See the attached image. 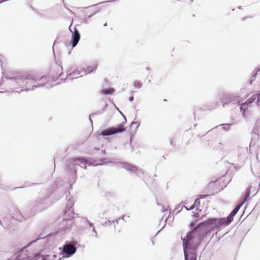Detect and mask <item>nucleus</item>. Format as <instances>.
<instances>
[{
	"instance_id": "16",
	"label": "nucleus",
	"mask_w": 260,
	"mask_h": 260,
	"mask_svg": "<svg viewBox=\"0 0 260 260\" xmlns=\"http://www.w3.org/2000/svg\"><path fill=\"white\" fill-rule=\"evenodd\" d=\"M107 106V104H106L103 106V107L101 109L98 110L96 112H95L93 113L90 114L89 115L90 121L91 123H92V121L91 118V117H93L94 116L98 115H100V114L103 113L105 111Z\"/></svg>"
},
{
	"instance_id": "28",
	"label": "nucleus",
	"mask_w": 260,
	"mask_h": 260,
	"mask_svg": "<svg viewBox=\"0 0 260 260\" xmlns=\"http://www.w3.org/2000/svg\"><path fill=\"white\" fill-rule=\"evenodd\" d=\"M133 125H136V128L137 129L140 125V122L139 121H133L132 122L131 126H132Z\"/></svg>"
},
{
	"instance_id": "55",
	"label": "nucleus",
	"mask_w": 260,
	"mask_h": 260,
	"mask_svg": "<svg viewBox=\"0 0 260 260\" xmlns=\"http://www.w3.org/2000/svg\"><path fill=\"white\" fill-rule=\"evenodd\" d=\"M0 223L2 224L1 221L0 220Z\"/></svg>"
},
{
	"instance_id": "41",
	"label": "nucleus",
	"mask_w": 260,
	"mask_h": 260,
	"mask_svg": "<svg viewBox=\"0 0 260 260\" xmlns=\"http://www.w3.org/2000/svg\"><path fill=\"white\" fill-rule=\"evenodd\" d=\"M30 9L32 11H35V9L32 6H30Z\"/></svg>"
},
{
	"instance_id": "33",
	"label": "nucleus",
	"mask_w": 260,
	"mask_h": 260,
	"mask_svg": "<svg viewBox=\"0 0 260 260\" xmlns=\"http://www.w3.org/2000/svg\"><path fill=\"white\" fill-rule=\"evenodd\" d=\"M194 204H193V205H192L189 208H188V210H192L194 208Z\"/></svg>"
},
{
	"instance_id": "44",
	"label": "nucleus",
	"mask_w": 260,
	"mask_h": 260,
	"mask_svg": "<svg viewBox=\"0 0 260 260\" xmlns=\"http://www.w3.org/2000/svg\"><path fill=\"white\" fill-rule=\"evenodd\" d=\"M124 217H125V215H123L122 216V217L121 218V219H122V220H124Z\"/></svg>"
},
{
	"instance_id": "42",
	"label": "nucleus",
	"mask_w": 260,
	"mask_h": 260,
	"mask_svg": "<svg viewBox=\"0 0 260 260\" xmlns=\"http://www.w3.org/2000/svg\"><path fill=\"white\" fill-rule=\"evenodd\" d=\"M182 208H184L185 209H186L187 210H188V208H187L185 206H182Z\"/></svg>"
},
{
	"instance_id": "45",
	"label": "nucleus",
	"mask_w": 260,
	"mask_h": 260,
	"mask_svg": "<svg viewBox=\"0 0 260 260\" xmlns=\"http://www.w3.org/2000/svg\"><path fill=\"white\" fill-rule=\"evenodd\" d=\"M92 7V6H89V7H85V8H84V9H87V8H91V7Z\"/></svg>"
},
{
	"instance_id": "5",
	"label": "nucleus",
	"mask_w": 260,
	"mask_h": 260,
	"mask_svg": "<svg viewBox=\"0 0 260 260\" xmlns=\"http://www.w3.org/2000/svg\"><path fill=\"white\" fill-rule=\"evenodd\" d=\"M52 204L50 197H40L34 203L31 208L32 212H40L47 209Z\"/></svg>"
},
{
	"instance_id": "53",
	"label": "nucleus",
	"mask_w": 260,
	"mask_h": 260,
	"mask_svg": "<svg viewBox=\"0 0 260 260\" xmlns=\"http://www.w3.org/2000/svg\"><path fill=\"white\" fill-rule=\"evenodd\" d=\"M157 204L158 205H160V204H159V203H157Z\"/></svg>"
},
{
	"instance_id": "11",
	"label": "nucleus",
	"mask_w": 260,
	"mask_h": 260,
	"mask_svg": "<svg viewBox=\"0 0 260 260\" xmlns=\"http://www.w3.org/2000/svg\"><path fill=\"white\" fill-rule=\"evenodd\" d=\"M32 75L35 76L36 78H37L38 80L37 81H35V82L34 80L29 81V83L28 84V87L30 86L32 83L34 84L35 83H36L39 81H40V82L38 83L36 85H33L32 86L31 90H32L36 88L42 87H44V86H45L47 88H49V87L47 86V83H44V82L47 81V78H48L47 76H43L41 78H39L37 77L35 75Z\"/></svg>"
},
{
	"instance_id": "29",
	"label": "nucleus",
	"mask_w": 260,
	"mask_h": 260,
	"mask_svg": "<svg viewBox=\"0 0 260 260\" xmlns=\"http://www.w3.org/2000/svg\"><path fill=\"white\" fill-rule=\"evenodd\" d=\"M86 220L88 222V223L90 228H92V229H93V228H94L93 226V224L92 222H91L90 221H89L87 218H86Z\"/></svg>"
},
{
	"instance_id": "23",
	"label": "nucleus",
	"mask_w": 260,
	"mask_h": 260,
	"mask_svg": "<svg viewBox=\"0 0 260 260\" xmlns=\"http://www.w3.org/2000/svg\"><path fill=\"white\" fill-rule=\"evenodd\" d=\"M250 188H248L245 193V197L244 198V201L242 203H243V204L245 202H246L247 200H249V196H250Z\"/></svg>"
},
{
	"instance_id": "34",
	"label": "nucleus",
	"mask_w": 260,
	"mask_h": 260,
	"mask_svg": "<svg viewBox=\"0 0 260 260\" xmlns=\"http://www.w3.org/2000/svg\"><path fill=\"white\" fill-rule=\"evenodd\" d=\"M134 98L133 96H131L129 98V99L128 100L130 101V102H133L134 101Z\"/></svg>"
},
{
	"instance_id": "54",
	"label": "nucleus",
	"mask_w": 260,
	"mask_h": 260,
	"mask_svg": "<svg viewBox=\"0 0 260 260\" xmlns=\"http://www.w3.org/2000/svg\"><path fill=\"white\" fill-rule=\"evenodd\" d=\"M3 92H3V91H0V93H3Z\"/></svg>"
},
{
	"instance_id": "38",
	"label": "nucleus",
	"mask_w": 260,
	"mask_h": 260,
	"mask_svg": "<svg viewBox=\"0 0 260 260\" xmlns=\"http://www.w3.org/2000/svg\"><path fill=\"white\" fill-rule=\"evenodd\" d=\"M166 210H167V209H165L164 207H162V210H161V211H162V212H165V211H166Z\"/></svg>"
},
{
	"instance_id": "26",
	"label": "nucleus",
	"mask_w": 260,
	"mask_h": 260,
	"mask_svg": "<svg viewBox=\"0 0 260 260\" xmlns=\"http://www.w3.org/2000/svg\"><path fill=\"white\" fill-rule=\"evenodd\" d=\"M121 219V218H118L117 219H116V220H108V222H109V224L111 225L112 224V223H115V222H116L117 224L118 223V221Z\"/></svg>"
},
{
	"instance_id": "37",
	"label": "nucleus",
	"mask_w": 260,
	"mask_h": 260,
	"mask_svg": "<svg viewBox=\"0 0 260 260\" xmlns=\"http://www.w3.org/2000/svg\"><path fill=\"white\" fill-rule=\"evenodd\" d=\"M107 224H109V222H108V221H106L104 223H103L102 225L105 226V225H107Z\"/></svg>"
},
{
	"instance_id": "32",
	"label": "nucleus",
	"mask_w": 260,
	"mask_h": 260,
	"mask_svg": "<svg viewBox=\"0 0 260 260\" xmlns=\"http://www.w3.org/2000/svg\"><path fill=\"white\" fill-rule=\"evenodd\" d=\"M194 204V205L195 204H197V205L200 204V199L199 198L195 200Z\"/></svg>"
},
{
	"instance_id": "30",
	"label": "nucleus",
	"mask_w": 260,
	"mask_h": 260,
	"mask_svg": "<svg viewBox=\"0 0 260 260\" xmlns=\"http://www.w3.org/2000/svg\"><path fill=\"white\" fill-rule=\"evenodd\" d=\"M92 232L93 233V234H94V236L96 238H98V236L97 232H96V231H95V228H93V229H92Z\"/></svg>"
},
{
	"instance_id": "43",
	"label": "nucleus",
	"mask_w": 260,
	"mask_h": 260,
	"mask_svg": "<svg viewBox=\"0 0 260 260\" xmlns=\"http://www.w3.org/2000/svg\"><path fill=\"white\" fill-rule=\"evenodd\" d=\"M215 108V106H213V107H212V108H209V110H212V109H214Z\"/></svg>"
},
{
	"instance_id": "24",
	"label": "nucleus",
	"mask_w": 260,
	"mask_h": 260,
	"mask_svg": "<svg viewBox=\"0 0 260 260\" xmlns=\"http://www.w3.org/2000/svg\"><path fill=\"white\" fill-rule=\"evenodd\" d=\"M134 86L138 89H140L142 87V84L139 81H135L134 83Z\"/></svg>"
},
{
	"instance_id": "50",
	"label": "nucleus",
	"mask_w": 260,
	"mask_h": 260,
	"mask_svg": "<svg viewBox=\"0 0 260 260\" xmlns=\"http://www.w3.org/2000/svg\"><path fill=\"white\" fill-rule=\"evenodd\" d=\"M238 9H241V6L238 7Z\"/></svg>"
},
{
	"instance_id": "9",
	"label": "nucleus",
	"mask_w": 260,
	"mask_h": 260,
	"mask_svg": "<svg viewBox=\"0 0 260 260\" xmlns=\"http://www.w3.org/2000/svg\"><path fill=\"white\" fill-rule=\"evenodd\" d=\"M64 218L60 222L58 226V233L69 232L71 230V225H72V219L73 218L72 215L64 216Z\"/></svg>"
},
{
	"instance_id": "52",
	"label": "nucleus",
	"mask_w": 260,
	"mask_h": 260,
	"mask_svg": "<svg viewBox=\"0 0 260 260\" xmlns=\"http://www.w3.org/2000/svg\"><path fill=\"white\" fill-rule=\"evenodd\" d=\"M61 73H60V74H59V75H58V77H59V76H61Z\"/></svg>"
},
{
	"instance_id": "21",
	"label": "nucleus",
	"mask_w": 260,
	"mask_h": 260,
	"mask_svg": "<svg viewBox=\"0 0 260 260\" xmlns=\"http://www.w3.org/2000/svg\"><path fill=\"white\" fill-rule=\"evenodd\" d=\"M249 105L245 102L240 105V109L241 112H243V114L247 109Z\"/></svg>"
},
{
	"instance_id": "1",
	"label": "nucleus",
	"mask_w": 260,
	"mask_h": 260,
	"mask_svg": "<svg viewBox=\"0 0 260 260\" xmlns=\"http://www.w3.org/2000/svg\"><path fill=\"white\" fill-rule=\"evenodd\" d=\"M223 217L209 218L194 227L197 220L190 223L191 231L184 238H181L184 260H197V249L201 243L208 233L219 230L222 226H227Z\"/></svg>"
},
{
	"instance_id": "2",
	"label": "nucleus",
	"mask_w": 260,
	"mask_h": 260,
	"mask_svg": "<svg viewBox=\"0 0 260 260\" xmlns=\"http://www.w3.org/2000/svg\"><path fill=\"white\" fill-rule=\"evenodd\" d=\"M5 79L6 80L5 81H4V78H2L0 82V85L2 84L3 82H5L7 86L9 88L12 89L23 88L25 86L26 88L24 89V90L26 91H28L30 90V89L27 88L28 87L29 81L34 80L35 82L38 80L37 78L32 75L26 73H18L14 75L12 77L7 76L5 78ZM22 91H23V89H21L20 92L13 90L11 91V93H20Z\"/></svg>"
},
{
	"instance_id": "14",
	"label": "nucleus",
	"mask_w": 260,
	"mask_h": 260,
	"mask_svg": "<svg viewBox=\"0 0 260 260\" xmlns=\"http://www.w3.org/2000/svg\"><path fill=\"white\" fill-rule=\"evenodd\" d=\"M74 204V202L73 200L70 198L68 201L66 208L64 209V216L72 215L73 217H74L75 213L74 212V210L72 209Z\"/></svg>"
},
{
	"instance_id": "13",
	"label": "nucleus",
	"mask_w": 260,
	"mask_h": 260,
	"mask_svg": "<svg viewBox=\"0 0 260 260\" xmlns=\"http://www.w3.org/2000/svg\"><path fill=\"white\" fill-rule=\"evenodd\" d=\"M243 203H241V204L239 205H237L226 217H223V218L225 220V224H226L227 225H229L233 221L234 217L239 211V209H240Z\"/></svg>"
},
{
	"instance_id": "20",
	"label": "nucleus",
	"mask_w": 260,
	"mask_h": 260,
	"mask_svg": "<svg viewBox=\"0 0 260 260\" xmlns=\"http://www.w3.org/2000/svg\"><path fill=\"white\" fill-rule=\"evenodd\" d=\"M81 73V72L78 70H74L71 73H69V71H68L67 75L70 76H76L80 75Z\"/></svg>"
},
{
	"instance_id": "47",
	"label": "nucleus",
	"mask_w": 260,
	"mask_h": 260,
	"mask_svg": "<svg viewBox=\"0 0 260 260\" xmlns=\"http://www.w3.org/2000/svg\"><path fill=\"white\" fill-rule=\"evenodd\" d=\"M146 69V70H147V71L150 70V68H149V67H147Z\"/></svg>"
},
{
	"instance_id": "48",
	"label": "nucleus",
	"mask_w": 260,
	"mask_h": 260,
	"mask_svg": "<svg viewBox=\"0 0 260 260\" xmlns=\"http://www.w3.org/2000/svg\"><path fill=\"white\" fill-rule=\"evenodd\" d=\"M151 242H152V245H154V241L152 240H151Z\"/></svg>"
},
{
	"instance_id": "56",
	"label": "nucleus",
	"mask_w": 260,
	"mask_h": 260,
	"mask_svg": "<svg viewBox=\"0 0 260 260\" xmlns=\"http://www.w3.org/2000/svg\"><path fill=\"white\" fill-rule=\"evenodd\" d=\"M190 1H192V0H190Z\"/></svg>"
},
{
	"instance_id": "46",
	"label": "nucleus",
	"mask_w": 260,
	"mask_h": 260,
	"mask_svg": "<svg viewBox=\"0 0 260 260\" xmlns=\"http://www.w3.org/2000/svg\"><path fill=\"white\" fill-rule=\"evenodd\" d=\"M102 153H103V154H105V153L106 151H105V150H102Z\"/></svg>"
},
{
	"instance_id": "51",
	"label": "nucleus",
	"mask_w": 260,
	"mask_h": 260,
	"mask_svg": "<svg viewBox=\"0 0 260 260\" xmlns=\"http://www.w3.org/2000/svg\"><path fill=\"white\" fill-rule=\"evenodd\" d=\"M104 26H107V23H106L105 24H104Z\"/></svg>"
},
{
	"instance_id": "12",
	"label": "nucleus",
	"mask_w": 260,
	"mask_h": 260,
	"mask_svg": "<svg viewBox=\"0 0 260 260\" xmlns=\"http://www.w3.org/2000/svg\"><path fill=\"white\" fill-rule=\"evenodd\" d=\"M69 29L72 33L70 44L72 47L74 48L77 46L80 39V34L76 27H74V31H72L70 27L69 28Z\"/></svg>"
},
{
	"instance_id": "22",
	"label": "nucleus",
	"mask_w": 260,
	"mask_h": 260,
	"mask_svg": "<svg viewBox=\"0 0 260 260\" xmlns=\"http://www.w3.org/2000/svg\"><path fill=\"white\" fill-rule=\"evenodd\" d=\"M256 99V95H252V96L247 100L246 102L250 105L251 104H252Z\"/></svg>"
},
{
	"instance_id": "25",
	"label": "nucleus",
	"mask_w": 260,
	"mask_h": 260,
	"mask_svg": "<svg viewBox=\"0 0 260 260\" xmlns=\"http://www.w3.org/2000/svg\"><path fill=\"white\" fill-rule=\"evenodd\" d=\"M90 11L91 12V14L90 15H88V14L86 15L87 19L89 18L92 15L95 14L96 12L97 11L96 10H95V8L92 9V10H90Z\"/></svg>"
},
{
	"instance_id": "17",
	"label": "nucleus",
	"mask_w": 260,
	"mask_h": 260,
	"mask_svg": "<svg viewBox=\"0 0 260 260\" xmlns=\"http://www.w3.org/2000/svg\"><path fill=\"white\" fill-rule=\"evenodd\" d=\"M114 92L113 88H104L102 90V92L104 95H110Z\"/></svg>"
},
{
	"instance_id": "19",
	"label": "nucleus",
	"mask_w": 260,
	"mask_h": 260,
	"mask_svg": "<svg viewBox=\"0 0 260 260\" xmlns=\"http://www.w3.org/2000/svg\"><path fill=\"white\" fill-rule=\"evenodd\" d=\"M232 125V124H229V123H224V124H221L219 125H217L215 126V128L219 126H222V128L225 132H228L231 129V126Z\"/></svg>"
},
{
	"instance_id": "10",
	"label": "nucleus",
	"mask_w": 260,
	"mask_h": 260,
	"mask_svg": "<svg viewBox=\"0 0 260 260\" xmlns=\"http://www.w3.org/2000/svg\"><path fill=\"white\" fill-rule=\"evenodd\" d=\"M41 238H37L36 239L29 242L26 246L23 247L21 250H19L17 252L13 255V259L16 260H27V258L29 257L27 250L25 249L27 247L30 246L33 243L36 242L38 240Z\"/></svg>"
},
{
	"instance_id": "8",
	"label": "nucleus",
	"mask_w": 260,
	"mask_h": 260,
	"mask_svg": "<svg viewBox=\"0 0 260 260\" xmlns=\"http://www.w3.org/2000/svg\"><path fill=\"white\" fill-rule=\"evenodd\" d=\"M115 165L118 167L122 168L126 170L131 171L133 173L136 174L138 177H142L144 175V172L142 170L139 169L136 166L133 165L128 162H118Z\"/></svg>"
},
{
	"instance_id": "6",
	"label": "nucleus",
	"mask_w": 260,
	"mask_h": 260,
	"mask_svg": "<svg viewBox=\"0 0 260 260\" xmlns=\"http://www.w3.org/2000/svg\"><path fill=\"white\" fill-rule=\"evenodd\" d=\"M77 240H73L71 241H67L62 247L61 251L63 257H69L76 253L77 251Z\"/></svg>"
},
{
	"instance_id": "40",
	"label": "nucleus",
	"mask_w": 260,
	"mask_h": 260,
	"mask_svg": "<svg viewBox=\"0 0 260 260\" xmlns=\"http://www.w3.org/2000/svg\"><path fill=\"white\" fill-rule=\"evenodd\" d=\"M115 0H114V1ZM113 2V1H106L105 2H102L101 3H108V2Z\"/></svg>"
},
{
	"instance_id": "39",
	"label": "nucleus",
	"mask_w": 260,
	"mask_h": 260,
	"mask_svg": "<svg viewBox=\"0 0 260 260\" xmlns=\"http://www.w3.org/2000/svg\"><path fill=\"white\" fill-rule=\"evenodd\" d=\"M257 96H260V91H258L257 93L255 94Z\"/></svg>"
},
{
	"instance_id": "7",
	"label": "nucleus",
	"mask_w": 260,
	"mask_h": 260,
	"mask_svg": "<svg viewBox=\"0 0 260 260\" xmlns=\"http://www.w3.org/2000/svg\"><path fill=\"white\" fill-rule=\"evenodd\" d=\"M240 97L236 93L233 94H226L224 95L222 101L223 107H232L233 105H240Z\"/></svg>"
},
{
	"instance_id": "3",
	"label": "nucleus",
	"mask_w": 260,
	"mask_h": 260,
	"mask_svg": "<svg viewBox=\"0 0 260 260\" xmlns=\"http://www.w3.org/2000/svg\"><path fill=\"white\" fill-rule=\"evenodd\" d=\"M102 163L94 165V166H98L99 165H107L108 162H105L103 160H101ZM109 163L112 164V162L109 161ZM87 164L89 166H93L91 163H88V162L83 157H77L76 158H71L68 164L67 165V171L69 173L72 177L73 182L75 181L77 177V172L78 171L83 169H86Z\"/></svg>"
},
{
	"instance_id": "35",
	"label": "nucleus",
	"mask_w": 260,
	"mask_h": 260,
	"mask_svg": "<svg viewBox=\"0 0 260 260\" xmlns=\"http://www.w3.org/2000/svg\"><path fill=\"white\" fill-rule=\"evenodd\" d=\"M257 98V103L258 104H259V102H260V97H259V96H258V97H257V98Z\"/></svg>"
},
{
	"instance_id": "31",
	"label": "nucleus",
	"mask_w": 260,
	"mask_h": 260,
	"mask_svg": "<svg viewBox=\"0 0 260 260\" xmlns=\"http://www.w3.org/2000/svg\"><path fill=\"white\" fill-rule=\"evenodd\" d=\"M199 199H204L205 198H206V197H207V195H206V194H200L199 195Z\"/></svg>"
},
{
	"instance_id": "36",
	"label": "nucleus",
	"mask_w": 260,
	"mask_h": 260,
	"mask_svg": "<svg viewBox=\"0 0 260 260\" xmlns=\"http://www.w3.org/2000/svg\"><path fill=\"white\" fill-rule=\"evenodd\" d=\"M173 141H174L173 138L171 139V140H170V144H171V145H173Z\"/></svg>"
},
{
	"instance_id": "4",
	"label": "nucleus",
	"mask_w": 260,
	"mask_h": 260,
	"mask_svg": "<svg viewBox=\"0 0 260 260\" xmlns=\"http://www.w3.org/2000/svg\"><path fill=\"white\" fill-rule=\"evenodd\" d=\"M117 110L122 116V117L124 118L125 120V122H122L118 124L117 126L110 127L102 131L101 132V135L103 136H108L113 135L116 134L121 133L125 131V128L124 127V125L126 121V117L122 113V112L119 110L118 108H117Z\"/></svg>"
},
{
	"instance_id": "27",
	"label": "nucleus",
	"mask_w": 260,
	"mask_h": 260,
	"mask_svg": "<svg viewBox=\"0 0 260 260\" xmlns=\"http://www.w3.org/2000/svg\"><path fill=\"white\" fill-rule=\"evenodd\" d=\"M260 71V68L257 67L255 69V71L252 73V76L254 78L256 76L257 73Z\"/></svg>"
},
{
	"instance_id": "15",
	"label": "nucleus",
	"mask_w": 260,
	"mask_h": 260,
	"mask_svg": "<svg viewBox=\"0 0 260 260\" xmlns=\"http://www.w3.org/2000/svg\"><path fill=\"white\" fill-rule=\"evenodd\" d=\"M61 258H57V256L54 254H49L43 255L41 260H61Z\"/></svg>"
},
{
	"instance_id": "18",
	"label": "nucleus",
	"mask_w": 260,
	"mask_h": 260,
	"mask_svg": "<svg viewBox=\"0 0 260 260\" xmlns=\"http://www.w3.org/2000/svg\"><path fill=\"white\" fill-rule=\"evenodd\" d=\"M96 68H97V65L94 64L92 66H88L86 68V70H84L83 71L84 73H86L87 72V73H91L93 72H94L96 70Z\"/></svg>"
},
{
	"instance_id": "49",
	"label": "nucleus",
	"mask_w": 260,
	"mask_h": 260,
	"mask_svg": "<svg viewBox=\"0 0 260 260\" xmlns=\"http://www.w3.org/2000/svg\"><path fill=\"white\" fill-rule=\"evenodd\" d=\"M55 43V42H54V44H53V47H52V49H53V50H54V46Z\"/></svg>"
}]
</instances>
